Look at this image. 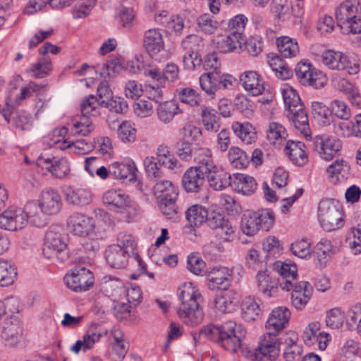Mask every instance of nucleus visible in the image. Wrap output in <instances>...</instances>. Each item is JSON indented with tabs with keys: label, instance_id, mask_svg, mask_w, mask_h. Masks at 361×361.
<instances>
[{
	"label": "nucleus",
	"instance_id": "1",
	"mask_svg": "<svg viewBox=\"0 0 361 361\" xmlns=\"http://www.w3.org/2000/svg\"><path fill=\"white\" fill-rule=\"evenodd\" d=\"M192 335L195 343L201 337H205L218 342L226 350L235 352L240 348L241 341L245 337L246 330L240 324L233 321H228L219 326H204Z\"/></svg>",
	"mask_w": 361,
	"mask_h": 361
},
{
	"label": "nucleus",
	"instance_id": "2",
	"mask_svg": "<svg viewBox=\"0 0 361 361\" xmlns=\"http://www.w3.org/2000/svg\"><path fill=\"white\" fill-rule=\"evenodd\" d=\"M178 295L181 301L177 309L179 318L188 326L200 324L203 321L204 314L200 305L202 295L199 290L191 282L184 283L178 288Z\"/></svg>",
	"mask_w": 361,
	"mask_h": 361
},
{
	"label": "nucleus",
	"instance_id": "3",
	"mask_svg": "<svg viewBox=\"0 0 361 361\" xmlns=\"http://www.w3.org/2000/svg\"><path fill=\"white\" fill-rule=\"evenodd\" d=\"M102 202L109 211L120 215L127 222L135 221L140 215L139 204L121 190L106 191L102 196Z\"/></svg>",
	"mask_w": 361,
	"mask_h": 361
},
{
	"label": "nucleus",
	"instance_id": "4",
	"mask_svg": "<svg viewBox=\"0 0 361 361\" xmlns=\"http://www.w3.org/2000/svg\"><path fill=\"white\" fill-rule=\"evenodd\" d=\"M281 94L286 110V116L305 137L310 136L307 112L296 90L289 85L281 88Z\"/></svg>",
	"mask_w": 361,
	"mask_h": 361
},
{
	"label": "nucleus",
	"instance_id": "5",
	"mask_svg": "<svg viewBox=\"0 0 361 361\" xmlns=\"http://www.w3.org/2000/svg\"><path fill=\"white\" fill-rule=\"evenodd\" d=\"M274 214L269 209L246 211L241 217L240 228L248 236L255 235L260 229L269 231L274 223Z\"/></svg>",
	"mask_w": 361,
	"mask_h": 361
},
{
	"label": "nucleus",
	"instance_id": "6",
	"mask_svg": "<svg viewBox=\"0 0 361 361\" xmlns=\"http://www.w3.org/2000/svg\"><path fill=\"white\" fill-rule=\"evenodd\" d=\"M318 220L324 231L331 232L344 226V214L336 202L331 199H324L319 203Z\"/></svg>",
	"mask_w": 361,
	"mask_h": 361
},
{
	"label": "nucleus",
	"instance_id": "7",
	"mask_svg": "<svg viewBox=\"0 0 361 361\" xmlns=\"http://www.w3.org/2000/svg\"><path fill=\"white\" fill-rule=\"evenodd\" d=\"M359 4L356 0L345 1L336 8L335 16L338 25L345 32H361V18L358 16Z\"/></svg>",
	"mask_w": 361,
	"mask_h": 361
},
{
	"label": "nucleus",
	"instance_id": "8",
	"mask_svg": "<svg viewBox=\"0 0 361 361\" xmlns=\"http://www.w3.org/2000/svg\"><path fill=\"white\" fill-rule=\"evenodd\" d=\"M202 152H204L205 157V169L203 173L209 187L214 190H222L227 186H231L232 175L214 163L212 151L209 148L203 147Z\"/></svg>",
	"mask_w": 361,
	"mask_h": 361
},
{
	"label": "nucleus",
	"instance_id": "9",
	"mask_svg": "<svg viewBox=\"0 0 361 361\" xmlns=\"http://www.w3.org/2000/svg\"><path fill=\"white\" fill-rule=\"evenodd\" d=\"M203 148L195 153L196 165L188 169L182 178L183 186L187 192H197L204 183L205 157Z\"/></svg>",
	"mask_w": 361,
	"mask_h": 361
},
{
	"label": "nucleus",
	"instance_id": "10",
	"mask_svg": "<svg viewBox=\"0 0 361 361\" xmlns=\"http://www.w3.org/2000/svg\"><path fill=\"white\" fill-rule=\"evenodd\" d=\"M46 90L47 86L30 82L21 88L19 94L9 92L6 97V108L3 110L5 120L9 122L11 112L22 101L32 95L38 96Z\"/></svg>",
	"mask_w": 361,
	"mask_h": 361
},
{
	"label": "nucleus",
	"instance_id": "11",
	"mask_svg": "<svg viewBox=\"0 0 361 361\" xmlns=\"http://www.w3.org/2000/svg\"><path fill=\"white\" fill-rule=\"evenodd\" d=\"M63 280L66 286L75 292L86 291L94 283L92 273L84 267L72 269L65 275Z\"/></svg>",
	"mask_w": 361,
	"mask_h": 361
},
{
	"label": "nucleus",
	"instance_id": "12",
	"mask_svg": "<svg viewBox=\"0 0 361 361\" xmlns=\"http://www.w3.org/2000/svg\"><path fill=\"white\" fill-rule=\"evenodd\" d=\"M322 62L329 68L338 71H346L349 74L359 72V64L352 62L348 57L341 51L326 50L322 55Z\"/></svg>",
	"mask_w": 361,
	"mask_h": 361
},
{
	"label": "nucleus",
	"instance_id": "13",
	"mask_svg": "<svg viewBox=\"0 0 361 361\" xmlns=\"http://www.w3.org/2000/svg\"><path fill=\"white\" fill-rule=\"evenodd\" d=\"M313 148L321 159L330 161L341 150L342 142L335 136L320 135L314 137Z\"/></svg>",
	"mask_w": 361,
	"mask_h": 361
},
{
	"label": "nucleus",
	"instance_id": "14",
	"mask_svg": "<svg viewBox=\"0 0 361 361\" xmlns=\"http://www.w3.org/2000/svg\"><path fill=\"white\" fill-rule=\"evenodd\" d=\"M295 75L299 82L305 86L319 88L324 86V75L317 71L308 61H301L295 68Z\"/></svg>",
	"mask_w": 361,
	"mask_h": 361
},
{
	"label": "nucleus",
	"instance_id": "15",
	"mask_svg": "<svg viewBox=\"0 0 361 361\" xmlns=\"http://www.w3.org/2000/svg\"><path fill=\"white\" fill-rule=\"evenodd\" d=\"M38 166L47 169L54 177L64 178L70 173V164L66 158H57L51 154H41L36 160Z\"/></svg>",
	"mask_w": 361,
	"mask_h": 361
},
{
	"label": "nucleus",
	"instance_id": "16",
	"mask_svg": "<svg viewBox=\"0 0 361 361\" xmlns=\"http://www.w3.org/2000/svg\"><path fill=\"white\" fill-rule=\"evenodd\" d=\"M67 227L73 235L86 237L94 233L95 222L92 217L82 213L75 212L68 217Z\"/></svg>",
	"mask_w": 361,
	"mask_h": 361
},
{
	"label": "nucleus",
	"instance_id": "17",
	"mask_svg": "<svg viewBox=\"0 0 361 361\" xmlns=\"http://www.w3.org/2000/svg\"><path fill=\"white\" fill-rule=\"evenodd\" d=\"M27 224V215L21 208H11L0 214V228L10 231L23 229Z\"/></svg>",
	"mask_w": 361,
	"mask_h": 361
},
{
	"label": "nucleus",
	"instance_id": "18",
	"mask_svg": "<svg viewBox=\"0 0 361 361\" xmlns=\"http://www.w3.org/2000/svg\"><path fill=\"white\" fill-rule=\"evenodd\" d=\"M41 212L54 215L59 212L62 207L61 197L56 189L48 188L41 192L38 204Z\"/></svg>",
	"mask_w": 361,
	"mask_h": 361
},
{
	"label": "nucleus",
	"instance_id": "19",
	"mask_svg": "<svg viewBox=\"0 0 361 361\" xmlns=\"http://www.w3.org/2000/svg\"><path fill=\"white\" fill-rule=\"evenodd\" d=\"M23 336V329L20 322L16 317L6 318L1 324V337L5 345L15 346Z\"/></svg>",
	"mask_w": 361,
	"mask_h": 361
},
{
	"label": "nucleus",
	"instance_id": "20",
	"mask_svg": "<svg viewBox=\"0 0 361 361\" xmlns=\"http://www.w3.org/2000/svg\"><path fill=\"white\" fill-rule=\"evenodd\" d=\"M276 336L267 331V334L261 338L256 348L257 357L261 356L269 360H275L279 357L281 342Z\"/></svg>",
	"mask_w": 361,
	"mask_h": 361
},
{
	"label": "nucleus",
	"instance_id": "21",
	"mask_svg": "<svg viewBox=\"0 0 361 361\" xmlns=\"http://www.w3.org/2000/svg\"><path fill=\"white\" fill-rule=\"evenodd\" d=\"M63 192L66 202L76 207L87 206L92 200V191L87 188L68 186Z\"/></svg>",
	"mask_w": 361,
	"mask_h": 361
},
{
	"label": "nucleus",
	"instance_id": "22",
	"mask_svg": "<svg viewBox=\"0 0 361 361\" xmlns=\"http://www.w3.org/2000/svg\"><path fill=\"white\" fill-rule=\"evenodd\" d=\"M274 269L281 277L279 280L280 288L286 291L292 290L293 284L297 283L298 269L296 265L277 261L274 264Z\"/></svg>",
	"mask_w": 361,
	"mask_h": 361
},
{
	"label": "nucleus",
	"instance_id": "23",
	"mask_svg": "<svg viewBox=\"0 0 361 361\" xmlns=\"http://www.w3.org/2000/svg\"><path fill=\"white\" fill-rule=\"evenodd\" d=\"M67 245L61 235L49 229L45 235L43 245V254L47 259L57 257L59 254H62L66 249Z\"/></svg>",
	"mask_w": 361,
	"mask_h": 361
},
{
	"label": "nucleus",
	"instance_id": "24",
	"mask_svg": "<svg viewBox=\"0 0 361 361\" xmlns=\"http://www.w3.org/2000/svg\"><path fill=\"white\" fill-rule=\"evenodd\" d=\"M232 271L226 267H215L207 274V286L210 290H226L231 284Z\"/></svg>",
	"mask_w": 361,
	"mask_h": 361
},
{
	"label": "nucleus",
	"instance_id": "25",
	"mask_svg": "<svg viewBox=\"0 0 361 361\" xmlns=\"http://www.w3.org/2000/svg\"><path fill=\"white\" fill-rule=\"evenodd\" d=\"M110 174L117 180L135 181L138 172L134 161H115L109 165Z\"/></svg>",
	"mask_w": 361,
	"mask_h": 361
},
{
	"label": "nucleus",
	"instance_id": "26",
	"mask_svg": "<svg viewBox=\"0 0 361 361\" xmlns=\"http://www.w3.org/2000/svg\"><path fill=\"white\" fill-rule=\"evenodd\" d=\"M290 316L289 310L286 307H278L271 312L266 328L269 334L277 335L288 324Z\"/></svg>",
	"mask_w": 361,
	"mask_h": 361
},
{
	"label": "nucleus",
	"instance_id": "27",
	"mask_svg": "<svg viewBox=\"0 0 361 361\" xmlns=\"http://www.w3.org/2000/svg\"><path fill=\"white\" fill-rule=\"evenodd\" d=\"M256 282L259 290L267 297H274L278 295L279 281L267 272L266 269L259 270L256 276Z\"/></svg>",
	"mask_w": 361,
	"mask_h": 361
},
{
	"label": "nucleus",
	"instance_id": "28",
	"mask_svg": "<svg viewBox=\"0 0 361 361\" xmlns=\"http://www.w3.org/2000/svg\"><path fill=\"white\" fill-rule=\"evenodd\" d=\"M102 336V333L97 326L92 325L83 335L82 338L78 340L70 348L71 351L78 354L80 351L84 353L94 348L96 343L99 342Z\"/></svg>",
	"mask_w": 361,
	"mask_h": 361
},
{
	"label": "nucleus",
	"instance_id": "29",
	"mask_svg": "<svg viewBox=\"0 0 361 361\" xmlns=\"http://www.w3.org/2000/svg\"><path fill=\"white\" fill-rule=\"evenodd\" d=\"M240 80L244 89L252 96L261 94L265 89L264 80L256 71H245L240 75Z\"/></svg>",
	"mask_w": 361,
	"mask_h": 361
},
{
	"label": "nucleus",
	"instance_id": "30",
	"mask_svg": "<svg viewBox=\"0 0 361 361\" xmlns=\"http://www.w3.org/2000/svg\"><path fill=\"white\" fill-rule=\"evenodd\" d=\"M291 302L298 310H302L307 305L312 295V288L307 281H300L293 284Z\"/></svg>",
	"mask_w": 361,
	"mask_h": 361
},
{
	"label": "nucleus",
	"instance_id": "31",
	"mask_svg": "<svg viewBox=\"0 0 361 361\" xmlns=\"http://www.w3.org/2000/svg\"><path fill=\"white\" fill-rule=\"evenodd\" d=\"M329 181L334 185L348 179L350 173V166L348 161L337 159L326 169Z\"/></svg>",
	"mask_w": 361,
	"mask_h": 361
},
{
	"label": "nucleus",
	"instance_id": "32",
	"mask_svg": "<svg viewBox=\"0 0 361 361\" xmlns=\"http://www.w3.org/2000/svg\"><path fill=\"white\" fill-rule=\"evenodd\" d=\"M231 187L238 193L250 195L255 192L257 184L253 177L238 173L232 175Z\"/></svg>",
	"mask_w": 361,
	"mask_h": 361
},
{
	"label": "nucleus",
	"instance_id": "33",
	"mask_svg": "<svg viewBox=\"0 0 361 361\" xmlns=\"http://www.w3.org/2000/svg\"><path fill=\"white\" fill-rule=\"evenodd\" d=\"M147 74L154 82L162 85L166 81L173 82L178 80L180 77V71L176 63H169L161 72L157 68H152L148 71Z\"/></svg>",
	"mask_w": 361,
	"mask_h": 361
},
{
	"label": "nucleus",
	"instance_id": "34",
	"mask_svg": "<svg viewBox=\"0 0 361 361\" xmlns=\"http://www.w3.org/2000/svg\"><path fill=\"white\" fill-rule=\"evenodd\" d=\"M143 47L151 56L155 55L163 50L164 42L160 30L149 29L145 31L143 35Z\"/></svg>",
	"mask_w": 361,
	"mask_h": 361
},
{
	"label": "nucleus",
	"instance_id": "35",
	"mask_svg": "<svg viewBox=\"0 0 361 361\" xmlns=\"http://www.w3.org/2000/svg\"><path fill=\"white\" fill-rule=\"evenodd\" d=\"M285 152L290 160L297 166H304L308 161L306 146L302 142L288 140L285 147Z\"/></svg>",
	"mask_w": 361,
	"mask_h": 361
},
{
	"label": "nucleus",
	"instance_id": "36",
	"mask_svg": "<svg viewBox=\"0 0 361 361\" xmlns=\"http://www.w3.org/2000/svg\"><path fill=\"white\" fill-rule=\"evenodd\" d=\"M130 254L127 250L113 245L109 246L105 251L107 264L114 269H123L128 264Z\"/></svg>",
	"mask_w": 361,
	"mask_h": 361
},
{
	"label": "nucleus",
	"instance_id": "37",
	"mask_svg": "<svg viewBox=\"0 0 361 361\" xmlns=\"http://www.w3.org/2000/svg\"><path fill=\"white\" fill-rule=\"evenodd\" d=\"M208 217V212L207 209L200 204H194L190 207L185 212V218L189 226H185V232L192 231L193 227H200L207 221Z\"/></svg>",
	"mask_w": 361,
	"mask_h": 361
},
{
	"label": "nucleus",
	"instance_id": "38",
	"mask_svg": "<svg viewBox=\"0 0 361 361\" xmlns=\"http://www.w3.org/2000/svg\"><path fill=\"white\" fill-rule=\"evenodd\" d=\"M181 113L178 104L174 100L160 102L157 108V118L164 124L170 123L176 116Z\"/></svg>",
	"mask_w": 361,
	"mask_h": 361
},
{
	"label": "nucleus",
	"instance_id": "39",
	"mask_svg": "<svg viewBox=\"0 0 361 361\" xmlns=\"http://www.w3.org/2000/svg\"><path fill=\"white\" fill-rule=\"evenodd\" d=\"M243 37L238 36L232 32H228L224 38L219 39L216 42V47L220 51L227 53L238 51L245 44Z\"/></svg>",
	"mask_w": 361,
	"mask_h": 361
},
{
	"label": "nucleus",
	"instance_id": "40",
	"mask_svg": "<svg viewBox=\"0 0 361 361\" xmlns=\"http://www.w3.org/2000/svg\"><path fill=\"white\" fill-rule=\"evenodd\" d=\"M261 308L257 301L250 296L245 298L241 304L242 317L246 322L257 320L261 314Z\"/></svg>",
	"mask_w": 361,
	"mask_h": 361
},
{
	"label": "nucleus",
	"instance_id": "41",
	"mask_svg": "<svg viewBox=\"0 0 361 361\" xmlns=\"http://www.w3.org/2000/svg\"><path fill=\"white\" fill-rule=\"evenodd\" d=\"M201 117L202 124L207 131L216 133L220 130V119L215 109L208 106H203L202 108Z\"/></svg>",
	"mask_w": 361,
	"mask_h": 361
},
{
	"label": "nucleus",
	"instance_id": "42",
	"mask_svg": "<svg viewBox=\"0 0 361 361\" xmlns=\"http://www.w3.org/2000/svg\"><path fill=\"white\" fill-rule=\"evenodd\" d=\"M287 132L285 128L279 123L271 122L267 130V137L271 145L280 147L287 137Z\"/></svg>",
	"mask_w": 361,
	"mask_h": 361
},
{
	"label": "nucleus",
	"instance_id": "43",
	"mask_svg": "<svg viewBox=\"0 0 361 361\" xmlns=\"http://www.w3.org/2000/svg\"><path fill=\"white\" fill-rule=\"evenodd\" d=\"M276 44L280 54L285 58L294 57L299 52L298 42L288 36L277 38Z\"/></svg>",
	"mask_w": 361,
	"mask_h": 361
},
{
	"label": "nucleus",
	"instance_id": "44",
	"mask_svg": "<svg viewBox=\"0 0 361 361\" xmlns=\"http://www.w3.org/2000/svg\"><path fill=\"white\" fill-rule=\"evenodd\" d=\"M200 85L202 90L208 95H214L219 88L218 74L205 73L200 77Z\"/></svg>",
	"mask_w": 361,
	"mask_h": 361
},
{
	"label": "nucleus",
	"instance_id": "45",
	"mask_svg": "<svg viewBox=\"0 0 361 361\" xmlns=\"http://www.w3.org/2000/svg\"><path fill=\"white\" fill-rule=\"evenodd\" d=\"M180 141L190 144H196L202 140V130L193 124H185L180 130Z\"/></svg>",
	"mask_w": 361,
	"mask_h": 361
},
{
	"label": "nucleus",
	"instance_id": "46",
	"mask_svg": "<svg viewBox=\"0 0 361 361\" xmlns=\"http://www.w3.org/2000/svg\"><path fill=\"white\" fill-rule=\"evenodd\" d=\"M17 276L15 267L7 261H0V286L3 287L12 285Z\"/></svg>",
	"mask_w": 361,
	"mask_h": 361
},
{
	"label": "nucleus",
	"instance_id": "47",
	"mask_svg": "<svg viewBox=\"0 0 361 361\" xmlns=\"http://www.w3.org/2000/svg\"><path fill=\"white\" fill-rule=\"evenodd\" d=\"M52 70V63L49 57H43L30 68V73L36 78H43L48 75Z\"/></svg>",
	"mask_w": 361,
	"mask_h": 361
},
{
	"label": "nucleus",
	"instance_id": "48",
	"mask_svg": "<svg viewBox=\"0 0 361 361\" xmlns=\"http://www.w3.org/2000/svg\"><path fill=\"white\" fill-rule=\"evenodd\" d=\"M228 160L237 169H245L250 163V157L239 147H231L228 151Z\"/></svg>",
	"mask_w": 361,
	"mask_h": 361
},
{
	"label": "nucleus",
	"instance_id": "49",
	"mask_svg": "<svg viewBox=\"0 0 361 361\" xmlns=\"http://www.w3.org/2000/svg\"><path fill=\"white\" fill-rule=\"evenodd\" d=\"M178 197V193H172L170 197L162 196L159 201V209L161 213L168 219L175 218L177 214L176 200Z\"/></svg>",
	"mask_w": 361,
	"mask_h": 361
},
{
	"label": "nucleus",
	"instance_id": "50",
	"mask_svg": "<svg viewBox=\"0 0 361 361\" xmlns=\"http://www.w3.org/2000/svg\"><path fill=\"white\" fill-rule=\"evenodd\" d=\"M94 128L92 121L90 116H81L79 121H77L73 124L71 131L74 135L87 136Z\"/></svg>",
	"mask_w": 361,
	"mask_h": 361
},
{
	"label": "nucleus",
	"instance_id": "51",
	"mask_svg": "<svg viewBox=\"0 0 361 361\" xmlns=\"http://www.w3.org/2000/svg\"><path fill=\"white\" fill-rule=\"evenodd\" d=\"M117 136L123 143H132L136 139V129L131 122L124 121L118 127Z\"/></svg>",
	"mask_w": 361,
	"mask_h": 361
},
{
	"label": "nucleus",
	"instance_id": "52",
	"mask_svg": "<svg viewBox=\"0 0 361 361\" xmlns=\"http://www.w3.org/2000/svg\"><path fill=\"white\" fill-rule=\"evenodd\" d=\"M101 105L106 107L110 111L116 114H125L127 112L128 105L124 98L120 97H112L108 101L102 100Z\"/></svg>",
	"mask_w": 361,
	"mask_h": 361
},
{
	"label": "nucleus",
	"instance_id": "53",
	"mask_svg": "<svg viewBox=\"0 0 361 361\" xmlns=\"http://www.w3.org/2000/svg\"><path fill=\"white\" fill-rule=\"evenodd\" d=\"M144 166L147 176L151 180H157L163 176V172L154 157H146L144 159Z\"/></svg>",
	"mask_w": 361,
	"mask_h": 361
},
{
	"label": "nucleus",
	"instance_id": "54",
	"mask_svg": "<svg viewBox=\"0 0 361 361\" xmlns=\"http://www.w3.org/2000/svg\"><path fill=\"white\" fill-rule=\"evenodd\" d=\"M251 126L243 125L238 122H235L232 124V129L235 135L239 137L243 142L249 145L255 141V133L250 131Z\"/></svg>",
	"mask_w": 361,
	"mask_h": 361
},
{
	"label": "nucleus",
	"instance_id": "55",
	"mask_svg": "<svg viewBox=\"0 0 361 361\" xmlns=\"http://www.w3.org/2000/svg\"><path fill=\"white\" fill-rule=\"evenodd\" d=\"M38 205L35 202H29L25 206V214L27 215V221L37 226L41 227L45 224L43 215L39 212Z\"/></svg>",
	"mask_w": 361,
	"mask_h": 361
},
{
	"label": "nucleus",
	"instance_id": "56",
	"mask_svg": "<svg viewBox=\"0 0 361 361\" xmlns=\"http://www.w3.org/2000/svg\"><path fill=\"white\" fill-rule=\"evenodd\" d=\"M290 250L294 255L300 258H307L312 253L311 243L306 238L295 240L291 244Z\"/></svg>",
	"mask_w": 361,
	"mask_h": 361
},
{
	"label": "nucleus",
	"instance_id": "57",
	"mask_svg": "<svg viewBox=\"0 0 361 361\" xmlns=\"http://www.w3.org/2000/svg\"><path fill=\"white\" fill-rule=\"evenodd\" d=\"M330 109L331 114L342 120H348L351 116V111L345 102L335 99L331 102Z\"/></svg>",
	"mask_w": 361,
	"mask_h": 361
},
{
	"label": "nucleus",
	"instance_id": "58",
	"mask_svg": "<svg viewBox=\"0 0 361 361\" xmlns=\"http://www.w3.org/2000/svg\"><path fill=\"white\" fill-rule=\"evenodd\" d=\"M178 96L181 102L190 106H198L201 102L200 94L195 90L190 87L180 90L178 93Z\"/></svg>",
	"mask_w": 361,
	"mask_h": 361
},
{
	"label": "nucleus",
	"instance_id": "59",
	"mask_svg": "<svg viewBox=\"0 0 361 361\" xmlns=\"http://www.w3.org/2000/svg\"><path fill=\"white\" fill-rule=\"evenodd\" d=\"M345 312L341 308L335 307L326 313V323L331 329H338L344 322Z\"/></svg>",
	"mask_w": 361,
	"mask_h": 361
},
{
	"label": "nucleus",
	"instance_id": "60",
	"mask_svg": "<svg viewBox=\"0 0 361 361\" xmlns=\"http://www.w3.org/2000/svg\"><path fill=\"white\" fill-rule=\"evenodd\" d=\"M197 23L200 29L207 34L214 33L219 27L218 21L207 13L199 16Z\"/></svg>",
	"mask_w": 361,
	"mask_h": 361
},
{
	"label": "nucleus",
	"instance_id": "61",
	"mask_svg": "<svg viewBox=\"0 0 361 361\" xmlns=\"http://www.w3.org/2000/svg\"><path fill=\"white\" fill-rule=\"evenodd\" d=\"M214 233L216 238L223 242H231L235 236L234 228L228 219L219 227L214 230Z\"/></svg>",
	"mask_w": 361,
	"mask_h": 361
},
{
	"label": "nucleus",
	"instance_id": "62",
	"mask_svg": "<svg viewBox=\"0 0 361 361\" xmlns=\"http://www.w3.org/2000/svg\"><path fill=\"white\" fill-rule=\"evenodd\" d=\"M155 181L154 192L156 195L159 194V198L160 200L162 196L170 197L172 193H178L177 189L170 180L161 178Z\"/></svg>",
	"mask_w": 361,
	"mask_h": 361
},
{
	"label": "nucleus",
	"instance_id": "63",
	"mask_svg": "<svg viewBox=\"0 0 361 361\" xmlns=\"http://www.w3.org/2000/svg\"><path fill=\"white\" fill-rule=\"evenodd\" d=\"M320 324L312 322L305 328L302 334V339L307 345H313L317 343V336L320 332Z\"/></svg>",
	"mask_w": 361,
	"mask_h": 361
},
{
	"label": "nucleus",
	"instance_id": "64",
	"mask_svg": "<svg viewBox=\"0 0 361 361\" xmlns=\"http://www.w3.org/2000/svg\"><path fill=\"white\" fill-rule=\"evenodd\" d=\"M246 264L249 268L258 271L263 270L267 267L266 262L260 258L259 252L255 249L249 250Z\"/></svg>",
	"mask_w": 361,
	"mask_h": 361
}]
</instances>
